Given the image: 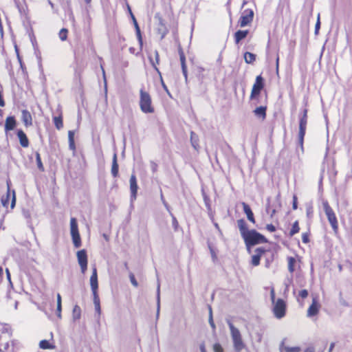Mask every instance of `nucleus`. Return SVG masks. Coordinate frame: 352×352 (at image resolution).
I'll return each instance as SVG.
<instances>
[{"label": "nucleus", "instance_id": "ddd939ff", "mask_svg": "<svg viewBox=\"0 0 352 352\" xmlns=\"http://www.w3.org/2000/svg\"><path fill=\"white\" fill-rule=\"evenodd\" d=\"M128 10L130 13L131 17L133 20V25H134V27L135 29V34H136V36H137L138 43L140 44V48H142L143 46V38H142L140 28L139 27V25L138 23V21H137L134 14H133L131 9L129 5H128Z\"/></svg>", "mask_w": 352, "mask_h": 352}, {"label": "nucleus", "instance_id": "0e129e2a", "mask_svg": "<svg viewBox=\"0 0 352 352\" xmlns=\"http://www.w3.org/2000/svg\"><path fill=\"white\" fill-rule=\"evenodd\" d=\"M334 346H335V343L334 342H332L331 344H330V346H329V352H331L333 349L334 348Z\"/></svg>", "mask_w": 352, "mask_h": 352}, {"label": "nucleus", "instance_id": "a18cd8bd", "mask_svg": "<svg viewBox=\"0 0 352 352\" xmlns=\"http://www.w3.org/2000/svg\"><path fill=\"white\" fill-rule=\"evenodd\" d=\"M209 323H210L211 327L213 329H215V324H214V322L213 318H212V311L211 307H210Z\"/></svg>", "mask_w": 352, "mask_h": 352}, {"label": "nucleus", "instance_id": "72a5a7b5", "mask_svg": "<svg viewBox=\"0 0 352 352\" xmlns=\"http://www.w3.org/2000/svg\"><path fill=\"white\" fill-rule=\"evenodd\" d=\"M300 231V226H299V222L298 220L295 221L292 226V228L289 230V236H293L296 234L298 233Z\"/></svg>", "mask_w": 352, "mask_h": 352}, {"label": "nucleus", "instance_id": "5701e85b", "mask_svg": "<svg viewBox=\"0 0 352 352\" xmlns=\"http://www.w3.org/2000/svg\"><path fill=\"white\" fill-rule=\"evenodd\" d=\"M21 119L26 127L32 125V116L29 111L23 109L21 111Z\"/></svg>", "mask_w": 352, "mask_h": 352}, {"label": "nucleus", "instance_id": "dca6fc26", "mask_svg": "<svg viewBox=\"0 0 352 352\" xmlns=\"http://www.w3.org/2000/svg\"><path fill=\"white\" fill-rule=\"evenodd\" d=\"M320 308V305L318 303L317 299L314 298L311 305L307 309V316L313 317L318 315Z\"/></svg>", "mask_w": 352, "mask_h": 352}, {"label": "nucleus", "instance_id": "20e7f679", "mask_svg": "<svg viewBox=\"0 0 352 352\" xmlns=\"http://www.w3.org/2000/svg\"><path fill=\"white\" fill-rule=\"evenodd\" d=\"M230 330L231 336L232 338L234 349L236 351H241L244 347L245 344L243 342L240 331L236 328L232 322L228 323Z\"/></svg>", "mask_w": 352, "mask_h": 352}, {"label": "nucleus", "instance_id": "13d9d810", "mask_svg": "<svg viewBox=\"0 0 352 352\" xmlns=\"http://www.w3.org/2000/svg\"><path fill=\"white\" fill-rule=\"evenodd\" d=\"M151 168L153 172H156L157 170V164L155 162H151Z\"/></svg>", "mask_w": 352, "mask_h": 352}, {"label": "nucleus", "instance_id": "338daca9", "mask_svg": "<svg viewBox=\"0 0 352 352\" xmlns=\"http://www.w3.org/2000/svg\"><path fill=\"white\" fill-rule=\"evenodd\" d=\"M3 274V268H2V267L0 266V279L2 278Z\"/></svg>", "mask_w": 352, "mask_h": 352}, {"label": "nucleus", "instance_id": "de8ad7c7", "mask_svg": "<svg viewBox=\"0 0 352 352\" xmlns=\"http://www.w3.org/2000/svg\"><path fill=\"white\" fill-rule=\"evenodd\" d=\"M308 291L307 289H302L299 292L298 296L302 299L306 298L308 296Z\"/></svg>", "mask_w": 352, "mask_h": 352}, {"label": "nucleus", "instance_id": "864d4df0", "mask_svg": "<svg viewBox=\"0 0 352 352\" xmlns=\"http://www.w3.org/2000/svg\"><path fill=\"white\" fill-rule=\"evenodd\" d=\"M279 72V56L277 54L276 58V74H278Z\"/></svg>", "mask_w": 352, "mask_h": 352}, {"label": "nucleus", "instance_id": "bb28decb", "mask_svg": "<svg viewBox=\"0 0 352 352\" xmlns=\"http://www.w3.org/2000/svg\"><path fill=\"white\" fill-rule=\"evenodd\" d=\"M179 55L181 62L182 69L184 76L187 77V66L186 64V56L182 48L179 49Z\"/></svg>", "mask_w": 352, "mask_h": 352}, {"label": "nucleus", "instance_id": "49530a36", "mask_svg": "<svg viewBox=\"0 0 352 352\" xmlns=\"http://www.w3.org/2000/svg\"><path fill=\"white\" fill-rule=\"evenodd\" d=\"M195 135V133L193 132H191V137H190V140H191V143H192V146L196 149L197 150L198 147H199V144L197 143V141L196 140H194L193 139V136Z\"/></svg>", "mask_w": 352, "mask_h": 352}, {"label": "nucleus", "instance_id": "9d476101", "mask_svg": "<svg viewBox=\"0 0 352 352\" xmlns=\"http://www.w3.org/2000/svg\"><path fill=\"white\" fill-rule=\"evenodd\" d=\"M254 12L251 9L245 10L241 16L238 24L241 28L250 25L253 21Z\"/></svg>", "mask_w": 352, "mask_h": 352}, {"label": "nucleus", "instance_id": "2eb2a0df", "mask_svg": "<svg viewBox=\"0 0 352 352\" xmlns=\"http://www.w3.org/2000/svg\"><path fill=\"white\" fill-rule=\"evenodd\" d=\"M267 252L263 248H258L255 250V254L252 256L251 264L253 266H258L260 264L261 258Z\"/></svg>", "mask_w": 352, "mask_h": 352}, {"label": "nucleus", "instance_id": "58836bf2", "mask_svg": "<svg viewBox=\"0 0 352 352\" xmlns=\"http://www.w3.org/2000/svg\"><path fill=\"white\" fill-rule=\"evenodd\" d=\"M58 36L62 41H66L68 36V30L67 28H62L59 31Z\"/></svg>", "mask_w": 352, "mask_h": 352}, {"label": "nucleus", "instance_id": "412c9836", "mask_svg": "<svg viewBox=\"0 0 352 352\" xmlns=\"http://www.w3.org/2000/svg\"><path fill=\"white\" fill-rule=\"evenodd\" d=\"M129 182H130V190H131V197L133 199H135L137 192H138V184H137L136 176L134 174L131 175V176L130 177Z\"/></svg>", "mask_w": 352, "mask_h": 352}, {"label": "nucleus", "instance_id": "c756f323", "mask_svg": "<svg viewBox=\"0 0 352 352\" xmlns=\"http://www.w3.org/2000/svg\"><path fill=\"white\" fill-rule=\"evenodd\" d=\"M244 60L247 64H253L256 61V54L246 52L243 54Z\"/></svg>", "mask_w": 352, "mask_h": 352}, {"label": "nucleus", "instance_id": "69168bd1", "mask_svg": "<svg viewBox=\"0 0 352 352\" xmlns=\"http://www.w3.org/2000/svg\"><path fill=\"white\" fill-rule=\"evenodd\" d=\"M6 275H7L8 278L10 280V274L9 270L6 269Z\"/></svg>", "mask_w": 352, "mask_h": 352}, {"label": "nucleus", "instance_id": "774afa93", "mask_svg": "<svg viewBox=\"0 0 352 352\" xmlns=\"http://www.w3.org/2000/svg\"><path fill=\"white\" fill-rule=\"evenodd\" d=\"M87 3H89L91 0H85Z\"/></svg>", "mask_w": 352, "mask_h": 352}, {"label": "nucleus", "instance_id": "4468645a", "mask_svg": "<svg viewBox=\"0 0 352 352\" xmlns=\"http://www.w3.org/2000/svg\"><path fill=\"white\" fill-rule=\"evenodd\" d=\"M128 10L130 13L131 17L133 20V25H134V27L135 29V34H136V36H137L138 43L140 44V48H142L143 46V38H142L140 28L139 27V25L138 23V21H137L134 14H133L131 9L129 5H128Z\"/></svg>", "mask_w": 352, "mask_h": 352}, {"label": "nucleus", "instance_id": "f8f14e48", "mask_svg": "<svg viewBox=\"0 0 352 352\" xmlns=\"http://www.w3.org/2000/svg\"><path fill=\"white\" fill-rule=\"evenodd\" d=\"M281 204L278 199L275 202H272L270 198L267 199L266 210L270 214L271 217H273L276 212L277 209L280 208Z\"/></svg>", "mask_w": 352, "mask_h": 352}, {"label": "nucleus", "instance_id": "4d7b16f0", "mask_svg": "<svg viewBox=\"0 0 352 352\" xmlns=\"http://www.w3.org/2000/svg\"><path fill=\"white\" fill-rule=\"evenodd\" d=\"M61 308H62V305L61 304H57V315H58V317H60Z\"/></svg>", "mask_w": 352, "mask_h": 352}, {"label": "nucleus", "instance_id": "a211bd4d", "mask_svg": "<svg viewBox=\"0 0 352 352\" xmlns=\"http://www.w3.org/2000/svg\"><path fill=\"white\" fill-rule=\"evenodd\" d=\"M287 267L289 273H294L297 267H300L298 263H300V259L297 260L296 258L293 256H288L287 258Z\"/></svg>", "mask_w": 352, "mask_h": 352}, {"label": "nucleus", "instance_id": "b1692460", "mask_svg": "<svg viewBox=\"0 0 352 352\" xmlns=\"http://www.w3.org/2000/svg\"><path fill=\"white\" fill-rule=\"evenodd\" d=\"M16 135L19 140L21 146L23 148L28 147L30 142H29V140H28L26 134L25 133V132L23 130L19 129L17 131Z\"/></svg>", "mask_w": 352, "mask_h": 352}, {"label": "nucleus", "instance_id": "c85d7f7f", "mask_svg": "<svg viewBox=\"0 0 352 352\" xmlns=\"http://www.w3.org/2000/svg\"><path fill=\"white\" fill-rule=\"evenodd\" d=\"M118 170L119 166L117 162V155L116 154H114L112 161V166H111V174L113 176V177H116L118 175Z\"/></svg>", "mask_w": 352, "mask_h": 352}, {"label": "nucleus", "instance_id": "603ef678", "mask_svg": "<svg viewBox=\"0 0 352 352\" xmlns=\"http://www.w3.org/2000/svg\"><path fill=\"white\" fill-rule=\"evenodd\" d=\"M270 298L272 303L276 300L275 299V290L274 287H272L270 289Z\"/></svg>", "mask_w": 352, "mask_h": 352}, {"label": "nucleus", "instance_id": "4be33fe9", "mask_svg": "<svg viewBox=\"0 0 352 352\" xmlns=\"http://www.w3.org/2000/svg\"><path fill=\"white\" fill-rule=\"evenodd\" d=\"M241 205L243 206V212L246 214L248 221L254 224L256 223V220L254 213L250 206L245 202H242Z\"/></svg>", "mask_w": 352, "mask_h": 352}, {"label": "nucleus", "instance_id": "9b49d317", "mask_svg": "<svg viewBox=\"0 0 352 352\" xmlns=\"http://www.w3.org/2000/svg\"><path fill=\"white\" fill-rule=\"evenodd\" d=\"M78 264L80 267L82 273L85 274L87 269V254L85 250H81L76 254Z\"/></svg>", "mask_w": 352, "mask_h": 352}, {"label": "nucleus", "instance_id": "a19ab883", "mask_svg": "<svg viewBox=\"0 0 352 352\" xmlns=\"http://www.w3.org/2000/svg\"><path fill=\"white\" fill-rule=\"evenodd\" d=\"M309 235H310V233L309 232H303L302 234V241L303 243L307 244V243H309V241H310Z\"/></svg>", "mask_w": 352, "mask_h": 352}, {"label": "nucleus", "instance_id": "6e6552de", "mask_svg": "<svg viewBox=\"0 0 352 352\" xmlns=\"http://www.w3.org/2000/svg\"><path fill=\"white\" fill-rule=\"evenodd\" d=\"M264 87H265V83H264L263 78L261 76V75L257 76L256 77L255 82L253 84L252 90H251L250 99V100L258 99V98L261 91L263 89Z\"/></svg>", "mask_w": 352, "mask_h": 352}, {"label": "nucleus", "instance_id": "39448f33", "mask_svg": "<svg viewBox=\"0 0 352 352\" xmlns=\"http://www.w3.org/2000/svg\"><path fill=\"white\" fill-rule=\"evenodd\" d=\"M308 110L307 109H305L303 110V114L300 117L299 120V131H298V143L299 145L302 147L303 143H304V138L306 133L307 129V120H308V116H307Z\"/></svg>", "mask_w": 352, "mask_h": 352}, {"label": "nucleus", "instance_id": "37998d69", "mask_svg": "<svg viewBox=\"0 0 352 352\" xmlns=\"http://www.w3.org/2000/svg\"><path fill=\"white\" fill-rule=\"evenodd\" d=\"M292 208L294 210L298 208V197L296 195H294L292 197Z\"/></svg>", "mask_w": 352, "mask_h": 352}, {"label": "nucleus", "instance_id": "7ed1b4c3", "mask_svg": "<svg viewBox=\"0 0 352 352\" xmlns=\"http://www.w3.org/2000/svg\"><path fill=\"white\" fill-rule=\"evenodd\" d=\"M322 208L334 233L337 234L338 232L339 226L338 219L333 209L327 200L322 201Z\"/></svg>", "mask_w": 352, "mask_h": 352}, {"label": "nucleus", "instance_id": "5fc2aeb1", "mask_svg": "<svg viewBox=\"0 0 352 352\" xmlns=\"http://www.w3.org/2000/svg\"><path fill=\"white\" fill-rule=\"evenodd\" d=\"M161 82H162V87H163L164 89V90L166 91V93L170 96V92H169V91H168V88H167V86L165 85V83H164V80H163V79H162V77H161Z\"/></svg>", "mask_w": 352, "mask_h": 352}, {"label": "nucleus", "instance_id": "ea45409f", "mask_svg": "<svg viewBox=\"0 0 352 352\" xmlns=\"http://www.w3.org/2000/svg\"><path fill=\"white\" fill-rule=\"evenodd\" d=\"M94 296V303L95 305V307L96 311L100 313V298L98 296V294H93Z\"/></svg>", "mask_w": 352, "mask_h": 352}, {"label": "nucleus", "instance_id": "052dcab7", "mask_svg": "<svg viewBox=\"0 0 352 352\" xmlns=\"http://www.w3.org/2000/svg\"><path fill=\"white\" fill-rule=\"evenodd\" d=\"M320 18L318 17V21L316 24V27H315L316 33H317L318 30L320 29Z\"/></svg>", "mask_w": 352, "mask_h": 352}, {"label": "nucleus", "instance_id": "cd10ccee", "mask_svg": "<svg viewBox=\"0 0 352 352\" xmlns=\"http://www.w3.org/2000/svg\"><path fill=\"white\" fill-rule=\"evenodd\" d=\"M266 111L267 106H260L254 110V113L256 116L262 118V120H265L267 115Z\"/></svg>", "mask_w": 352, "mask_h": 352}, {"label": "nucleus", "instance_id": "f3484780", "mask_svg": "<svg viewBox=\"0 0 352 352\" xmlns=\"http://www.w3.org/2000/svg\"><path fill=\"white\" fill-rule=\"evenodd\" d=\"M90 285L93 294L98 293V274L96 267L93 269L92 274L90 277Z\"/></svg>", "mask_w": 352, "mask_h": 352}, {"label": "nucleus", "instance_id": "aec40b11", "mask_svg": "<svg viewBox=\"0 0 352 352\" xmlns=\"http://www.w3.org/2000/svg\"><path fill=\"white\" fill-rule=\"evenodd\" d=\"M237 227L242 238L250 230L248 229L247 222L244 219H239L236 221Z\"/></svg>", "mask_w": 352, "mask_h": 352}, {"label": "nucleus", "instance_id": "0eeeda50", "mask_svg": "<svg viewBox=\"0 0 352 352\" xmlns=\"http://www.w3.org/2000/svg\"><path fill=\"white\" fill-rule=\"evenodd\" d=\"M70 232L74 247L80 248L82 245L81 238L78 231V223L74 217L70 219Z\"/></svg>", "mask_w": 352, "mask_h": 352}, {"label": "nucleus", "instance_id": "f704fd0d", "mask_svg": "<svg viewBox=\"0 0 352 352\" xmlns=\"http://www.w3.org/2000/svg\"><path fill=\"white\" fill-rule=\"evenodd\" d=\"M68 138H69V146L72 150L76 149L75 142H74V132L72 131H69L68 132Z\"/></svg>", "mask_w": 352, "mask_h": 352}, {"label": "nucleus", "instance_id": "09e8293b", "mask_svg": "<svg viewBox=\"0 0 352 352\" xmlns=\"http://www.w3.org/2000/svg\"><path fill=\"white\" fill-rule=\"evenodd\" d=\"M19 10L20 13L25 16H27L29 13L28 8L26 6L25 7L19 8Z\"/></svg>", "mask_w": 352, "mask_h": 352}, {"label": "nucleus", "instance_id": "6ab92c4d", "mask_svg": "<svg viewBox=\"0 0 352 352\" xmlns=\"http://www.w3.org/2000/svg\"><path fill=\"white\" fill-rule=\"evenodd\" d=\"M148 59L155 69V70L160 74V72L159 69L157 68V65L160 64V54L159 52L157 50H155L153 52V54H150L148 56Z\"/></svg>", "mask_w": 352, "mask_h": 352}, {"label": "nucleus", "instance_id": "4c0bfd02", "mask_svg": "<svg viewBox=\"0 0 352 352\" xmlns=\"http://www.w3.org/2000/svg\"><path fill=\"white\" fill-rule=\"evenodd\" d=\"M35 156H36V162L38 168L41 171H44L45 168H44L43 164L41 161V157L40 153L38 152H36Z\"/></svg>", "mask_w": 352, "mask_h": 352}, {"label": "nucleus", "instance_id": "393cba45", "mask_svg": "<svg viewBox=\"0 0 352 352\" xmlns=\"http://www.w3.org/2000/svg\"><path fill=\"white\" fill-rule=\"evenodd\" d=\"M16 125V121L14 116H8L6 119L5 122V131H10L13 130Z\"/></svg>", "mask_w": 352, "mask_h": 352}, {"label": "nucleus", "instance_id": "7c9ffc66", "mask_svg": "<svg viewBox=\"0 0 352 352\" xmlns=\"http://www.w3.org/2000/svg\"><path fill=\"white\" fill-rule=\"evenodd\" d=\"M10 199V189L8 186L6 194L5 195H3L1 199V202L3 207H5V208L8 207Z\"/></svg>", "mask_w": 352, "mask_h": 352}, {"label": "nucleus", "instance_id": "473e14b6", "mask_svg": "<svg viewBox=\"0 0 352 352\" xmlns=\"http://www.w3.org/2000/svg\"><path fill=\"white\" fill-rule=\"evenodd\" d=\"M39 347L42 349H54L55 348V345L50 343L47 340H42L39 342Z\"/></svg>", "mask_w": 352, "mask_h": 352}, {"label": "nucleus", "instance_id": "e2e57ef3", "mask_svg": "<svg viewBox=\"0 0 352 352\" xmlns=\"http://www.w3.org/2000/svg\"><path fill=\"white\" fill-rule=\"evenodd\" d=\"M57 304H61V296L60 294H57Z\"/></svg>", "mask_w": 352, "mask_h": 352}, {"label": "nucleus", "instance_id": "79ce46f5", "mask_svg": "<svg viewBox=\"0 0 352 352\" xmlns=\"http://www.w3.org/2000/svg\"><path fill=\"white\" fill-rule=\"evenodd\" d=\"M129 278H130L131 284L134 287H137L138 286V281L135 279V275L133 273H130Z\"/></svg>", "mask_w": 352, "mask_h": 352}, {"label": "nucleus", "instance_id": "e433bc0d", "mask_svg": "<svg viewBox=\"0 0 352 352\" xmlns=\"http://www.w3.org/2000/svg\"><path fill=\"white\" fill-rule=\"evenodd\" d=\"M81 316V309L78 305H75L73 308V318L74 320L80 319Z\"/></svg>", "mask_w": 352, "mask_h": 352}, {"label": "nucleus", "instance_id": "3c124183", "mask_svg": "<svg viewBox=\"0 0 352 352\" xmlns=\"http://www.w3.org/2000/svg\"><path fill=\"white\" fill-rule=\"evenodd\" d=\"M266 229L267 231L270 232H274L276 231V227L273 224H267Z\"/></svg>", "mask_w": 352, "mask_h": 352}, {"label": "nucleus", "instance_id": "1a4fd4ad", "mask_svg": "<svg viewBox=\"0 0 352 352\" xmlns=\"http://www.w3.org/2000/svg\"><path fill=\"white\" fill-rule=\"evenodd\" d=\"M273 313L276 318L280 319L286 314L287 304L285 300L282 298H278L273 302Z\"/></svg>", "mask_w": 352, "mask_h": 352}, {"label": "nucleus", "instance_id": "f03ea898", "mask_svg": "<svg viewBox=\"0 0 352 352\" xmlns=\"http://www.w3.org/2000/svg\"><path fill=\"white\" fill-rule=\"evenodd\" d=\"M242 239L248 248L257 244L265 243L267 242L265 236L254 229L250 230Z\"/></svg>", "mask_w": 352, "mask_h": 352}, {"label": "nucleus", "instance_id": "a878e982", "mask_svg": "<svg viewBox=\"0 0 352 352\" xmlns=\"http://www.w3.org/2000/svg\"><path fill=\"white\" fill-rule=\"evenodd\" d=\"M248 34L249 31L248 30L236 31L234 34V39L235 43H239V42L244 39L248 36Z\"/></svg>", "mask_w": 352, "mask_h": 352}, {"label": "nucleus", "instance_id": "c03bdc74", "mask_svg": "<svg viewBox=\"0 0 352 352\" xmlns=\"http://www.w3.org/2000/svg\"><path fill=\"white\" fill-rule=\"evenodd\" d=\"M214 352H223V349L219 343H215L213 345Z\"/></svg>", "mask_w": 352, "mask_h": 352}, {"label": "nucleus", "instance_id": "bf43d9fd", "mask_svg": "<svg viewBox=\"0 0 352 352\" xmlns=\"http://www.w3.org/2000/svg\"><path fill=\"white\" fill-rule=\"evenodd\" d=\"M324 350H322L321 352H323ZM304 352H316L313 346H309L307 347Z\"/></svg>", "mask_w": 352, "mask_h": 352}, {"label": "nucleus", "instance_id": "8fccbe9b", "mask_svg": "<svg viewBox=\"0 0 352 352\" xmlns=\"http://www.w3.org/2000/svg\"><path fill=\"white\" fill-rule=\"evenodd\" d=\"M15 204H16V194H15V191L13 190L12 195L11 206H10L12 209H13L14 208Z\"/></svg>", "mask_w": 352, "mask_h": 352}, {"label": "nucleus", "instance_id": "f257e3e1", "mask_svg": "<svg viewBox=\"0 0 352 352\" xmlns=\"http://www.w3.org/2000/svg\"><path fill=\"white\" fill-rule=\"evenodd\" d=\"M139 106L144 113H153L155 112V107L153 104L151 96L144 88L140 90Z\"/></svg>", "mask_w": 352, "mask_h": 352}, {"label": "nucleus", "instance_id": "423d86ee", "mask_svg": "<svg viewBox=\"0 0 352 352\" xmlns=\"http://www.w3.org/2000/svg\"><path fill=\"white\" fill-rule=\"evenodd\" d=\"M155 18L157 19V23L155 28V33L159 37L160 40H162L168 33V29L166 25L164 19L159 13L155 14Z\"/></svg>", "mask_w": 352, "mask_h": 352}, {"label": "nucleus", "instance_id": "6e6d98bb", "mask_svg": "<svg viewBox=\"0 0 352 352\" xmlns=\"http://www.w3.org/2000/svg\"><path fill=\"white\" fill-rule=\"evenodd\" d=\"M313 212H314L313 208L311 206L307 208V217H311L313 214Z\"/></svg>", "mask_w": 352, "mask_h": 352}, {"label": "nucleus", "instance_id": "680f3d73", "mask_svg": "<svg viewBox=\"0 0 352 352\" xmlns=\"http://www.w3.org/2000/svg\"><path fill=\"white\" fill-rule=\"evenodd\" d=\"M200 350H201V352H206V347H205V344H201L200 345Z\"/></svg>", "mask_w": 352, "mask_h": 352}, {"label": "nucleus", "instance_id": "2f4dec72", "mask_svg": "<svg viewBox=\"0 0 352 352\" xmlns=\"http://www.w3.org/2000/svg\"><path fill=\"white\" fill-rule=\"evenodd\" d=\"M53 122L55 127L60 130L63 127V120L62 115H59L58 116H54L53 118Z\"/></svg>", "mask_w": 352, "mask_h": 352}, {"label": "nucleus", "instance_id": "c9c22d12", "mask_svg": "<svg viewBox=\"0 0 352 352\" xmlns=\"http://www.w3.org/2000/svg\"><path fill=\"white\" fill-rule=\"evenodd\" d=\"M301 351L300 348L299 346H281L280 347V352H300Z\"/></svg>", "mask_w": 352, "mask_h": 352}]
</instances>
